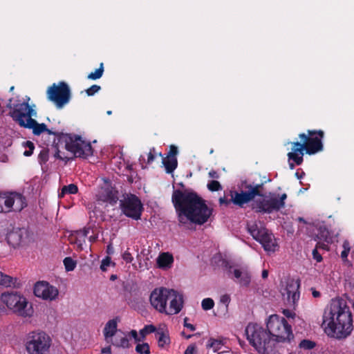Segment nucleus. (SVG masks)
<instances>
[{"label":"nucleus","instance_id":"1","mask_svg":"<svg viewBox=\"0 0 354 354\" xmlns=\"http://www.w3.org/2000/svg\"><path fill=\"white\" fill-rule=\"evenodd\" d=\"M172 203L180 225L190 222L196 225L205 223L212 213L205 201L195 192L176 189L172 194Z\"/></svg>","mask_w":354,"mask_h":354},{"label":"nucleus","instance_id":"2","mask_svg":"<svg viewBox=\"0 0 354 354\" xmlns=\"http://www.w3.org/2000/svg\"><path fill=\"white\" fill-rule=\"evenodd\" d=\"M24 128L32 129L33 134L35 136H39L44 132H46L48 135L55 136L57 142L55 143V140H54L57 148L55 157L64 160L65 162H68L69 158L60 156V151L59 150L60 145L64 146V147L68 151L71 152L75 158L86 159L93 154V149L91 143L84 140L80 136L53 131L48 129L46 124L38 123L33 118L26 120V126Z\"/></svg>","mask_w":354,"mask_h":354},{"label":"nucleus","instance_id":"3","mask_svg":"<svg viewBox=\"0 0 354 354\" xmlns=\"http://www.w3.org/2000/svg\"><path fill=\"white\" fill-rule=\"evenodd\" d=\"M322 326L328 336L342 339L353 330V315L346 301L342 298L333 299L325 308Z\"/></svg>","mask_w":354,"mask_h":354},{"label":"nucleus","instance_id":"4","mask_svg":"<svg viewBox=\"0 0 354 354\" xmlns=\"http://www.w3.org/2000/svg\"><path fill=\"white\" fill-rule=\"evenodd\" d=\"M266 328L274 346L277 343L290 344L295 338L291 325L284 317L278 315H272L268 317Z\"/></svg>","mask_w":354,"mask_h":354},{"label":"nucleus","instance_id":"5","mask_svg":"<svg viewBox=\"0 0 354 354\" xmlns=\"http://www.w3.org/2000/svg\"><path fill=\"white\" fill-rule=\"evenodd\" d=\"M245 332L250 344L259 353H269L274 350V342L267 328H264L257 324L249 323Z\"/></svg>","mask_w":354,"mask_h":354},{"label":"nucleus","instance_id":"6","mask_svg":"<svg viewBox=\"0 0 354 354\" xmlns=\"http://www.w3.org/2000/svg\"><path fill=\"white\" fill-rule=\"evenodd\" d=\"M287 194L270 192L268 195L263 194L261 198L254 200L252 203V209L259 214H271L278 212L285 207V201Z\"/></svg>","mask_w":354,"mask_h":354},{"label":"nucleus","instance_id":"7","mask_svg":"<svg viewBox=\"0 0 354 354\" xmlns=\"http://www.w3.org/2000/svg\"><path fill=\"white\" fill-rule=\"evenodd\" d=\"M247 230L252 238L261 244L266 251L276 250L277 243L273 234L261 223H248Z\"/></svg>","mask_w":354,"mask_h":354},{"label":"nucleus","instance_id":"8","mask_svg":"<svg viewBox=\"0 0 354 354\" xmlns=\"http://www.w3.org/2000/svg\"><path fill=\"white\" fill-rule=\"evenodd\" d=\"M0 297L1 301L14 313L24 317L32 316V308L31 306L28 308V302L21 294L14 291L6 292H3Z\"/></svg>","mask_w":354,"mask_h":354},{"label":"nucleus","instance_id":"9","mask_svg":"<svg viewBox=\"0 0 354 354\" xmlns=\"http://www.w3.org/2000/svg\"><path fill=\"white\" fill-rule=\"evenodd\" d=\"M12 98L9 99L7 104V107L10 109V116L20 127H24L26 120L37 116V113L33 108L35 106V105L30 106L28 101L21 102L19 100L17 103L12 104Z\"/></svg>","mask_w":354,"mask_h":354},{"label":"nucleus","instance_id":"10","mask_svg":"<svg viewBox=\"0 0 354 354\" xmlns=\"http://www.w3.org/2000/svg\"><path fill=\"white\" fill-rule=\"evenodd\" d=\"M51 345V339L43 331L28 334L26 348L29 354H47Z\"/></svg>","mask_w":354,"mask_h":354},{"label":"nucleus","instance_id":"11","mask_svg":"<svg viewBox=\"0 0 354 354\" xmlns=\"http://www.w3.org/2000/svg\"><path fill=\"white\" fill-rule=\"evenodd\" d=\"M71 89L67 83L60 81L53 83L46 90V97L53 102L57 109H62L71 100Z\"/></svg>","mask_w":354,"mask_h":354},{"label":"nucleus","instance_id":"12","mask_svg":"<svg viewBox=\"0 0 354 354\" xmlns=\"http://www.w3.org/2000/svg\"><path fill=\"white\" fill-rule=\"evenodd\" d=\"M27 206L26 198L17 192L0 193V213L19 212Z\"/></svg>","mask_w":354,"mask_h":354},{"label":"nucleus","instance_id":"13","mask_svg":"<svg viewBox=\"0 0 354 354\" xmlns=\"http://www.w3.org/2000/svg\"><path fill=\"white\" fill-rule=\"evenodd\" d=\"M324 137V132L322 130H307L306 133H301L299 138L301 141H304L306 153L313 155L324 149L322 139Z\"/></svg>","mask_w":354,"mask_h":354},{"label":"nucleus","instance_id":"14","mask_svg":"<svg viewBox=\"0 0 354 354\" xmlns=\"http://www.w3.org/2000/svg\"><path fill=\"white\" fill-rule=\"evenodd\" d=\"M120 207L126 216L136 221L140 219L143 206L136 195L127 194L124 199L120 200Z\"/></svg>","mask_w":354,"mask_h":354},{"label":"nucleus","instance_id":"15","mask_svg":"<svg viewBox=\"0 0 354 354\" xmlns=\"http://www.w3.org/2000/svg\"><path fill=\"white\" fill-rule=\"evenodd\" d=\"M171 289L166 288H155L151 293L149 301L151 306L159 313L166 312Z\"/></svg>","mask_w":354,"mask_h":354},{"label":"nucleus","instance_id":"16","mask_svg":"<svg viewBox=\"0 0 354 354\" xmlns=\"http://www.w3.org/2000/svg\"><path fill=\"white\" fill-rule=\"evenodd\" d=\"M34 294L37 297L44 300H55L59 294L58 289L46 281L36 283L34 287Z\"/></svg>","mask_w":354,"mask_h":354},{"label":"nucleus","instance_id":"17","mask_svg":"<svg viewBox=\"0 0 354 354\" xmlns=\"http://www.w3.org/2000/svg\"><path fill=\"white\" fill-rule=\"evenodd\" d=\"M224 267L227 270L230 278L233 279L241 286H249L251 281V274L247 269H234L232 271V266L228 262H225Z\"/></svg>","mask_w":354,"mask_h":354},{"label":"nucleus","instance_id":"18","mask_svg":"<svg viewBox=\"0 0 354 354\" xmlns=\"http://www.w3.org/2000/svg\"><path fill=\"white\" fill-rule=\"evenodd\" d=\"M308 234L315 241H323L327 243L333 242L328 229L324 224L311 225L308 227Z\"/></svg>","mask_w":354,"mask_h":354},{"label":"nucleus","instance_id":"19","mask_svg":"<svg viewBox=\"0 0 354 354\" xmlns=\"http://www.w3.org/2000/svg\"><path fill=\"white\" fill-rule=\"evenodd\" d=\"M299 287L300 282L299 280L290 279L288 281L282 295L283 296L286 295V301L290 306L294 307L299 301L300 297Z\"/></svg>","mask_w":354,"mask_h":354},{"label":"nucleus","instance_id":"20","mask_svg":"<svg viewBox=\"0 0 354 354\" xmlns=\"http://www.w3.org/2000/svg\"><path fill=\"white\" fill-rule=\"evenodd\" d=\"M169 294V308L166 307V312L164 313L167 315H176L180 313L183 306V297L178 291L171 289Z\"/></svg>","mask_w":354,"mask_h":354},{"label":"nucleus","instance_id":"21","mask_svg":"<svg viewBox=\"0 0 354 354\" xmlns=\"http://www.w3.org/2000/svg\"><path fill=\"white\" fill-rule=\"evenodd\" d=\"M299 142L298 141L291 142L292 151L288 153L287 156L289 160H293L297 165L302 164L304 158V152H306L304 141Z\"/></svg>","mask_w":354,"mask_h":354},{"label":"nucleus","instance_id":"22","mask_svg":"<svg viewBox=\"0 0 354 354\" xmlns=\"http://www.w3.org/2000/svg\"><path fill=\"white\" fill-rule=\"evenodd\" d=\"M230 196L232 203L239 207H243L245 204L252 201H254V199L250 194L248 189L245 191H241V192L230 190Z\"/></svg>","mask_w":354,"mask_h":354},{"label":"nucleus","instance_id":"23","mask_svg":"<svg viewBox=\"0 0 354 354\" xmlns=\"http://www.w3.org/2000/svg\"><path fill=\"white\" fill-rule=\"evenodd\" d=\"M90 230V227H85L82 230L75 231L70 236L71 242L76 244L82 249V245L86 242V238L87 237Z\"/></svg>","mask_w":354,"mask_h":354},{"label":"nucleus","instance_id":"24","mask_svg":"<svg viewBox=\"0 0 354 354\" xmlns=\"http://www.w3.org/2000/svg\"><path fill=\"white\" fill-rule=\"evenodd\" d=\"M118 192L113 191L110 188L102 189L99 194V200L109 203L111 205H114L118 201Z\"/></svg>","mask_w":354,"mask_h":354},{"label":"nucleus","instance_id":"25","mask_svg":"<svg viewBox=\"0 0 354 354\" xmlns=\"http://www.w3.org/2000/svg\"><path fill=\"white\" fill-rule=\"evenodd\" d=\"M158 267L162 269L170 268L174 263V257L169 252H162L157 258Z\"/></svg>","mask_w":354,"mask_h":354},{"label":"nucleus","instance_id":"26","mask_svg":"<svg viewBox=\"0 0 354 354\" xmlns=\"http://www.w3.org/2000/svg\"><path fill=\"white\" fill-rule=\"evenodd\" d=\"M158 156L162 158V162L165 168V171L167 174H171L178 166V160L176 158L171 157H163L161 152L158 153Z\"/></svg>","mask_w":354,"mask_h":354},{"label":"nucleus","instance_id":"27","mask_svg":"<svg viewBox=\"0 0 354 354\" xmlns=\"http://www.w3.org/2000/svg\"><path fill=\"white\" fill-rule=\"evenodd\" d=\"M117 322L114 319L109 320L106 324L103 333L106 340L108 338L112 337L115 335L117 331Z\"/></svg>","mask_w":354,"mask_h":354},{"label":"nucleus","instance_id":"28","mask_svg":"<svg viewBox=\"0 0 354 354\" xmlns=\"http://www.w3.org/2000/svg\"><path fill=\"white\" fill-rule=\"evenodd\" d=\"M263 188V184H256L254 185L251 184H247L245 185V189H248L250 194L252 197V198L254 200L256 196H262L263 194L261 193L262 189Z\"/></svg>","mask_w":354,"mask_h":354},{"label":"nucleus","instance_id":"29","mask_svg":"<svg viewBox=\"0 0 354 354\" xmlns=\"http://www.w3.org/2000/svg\"><path fill=\"white\" fill-rule=\"evenodd\" d=\"M156 337L158 339V346L160 348H164L165 346L169 345L170 344V338L169 335L162 330L157 331L156 333Z\"/></svg>","mask_w":354,"mask_h":354},{"label":"nucleus","instance_id":"30","mask_svg":"<svg viewBox=\"0 0 354 354\" xmlns=\"http://www.w3.org/2000/svg\"><path fill=\"white\" fill-rule=\"evenodd\" d=\"M17 279H14L9 275L0 272V286L10 287L15 286Z\"/></svg>","mask_w":354,"mask_h":354},{"label":"nucleus","instance_id":"31","mask_svg":"<svg viewBox=\"0 0 354 354\" xmlns=\"http://www.w3.org/2000/svg\"><path fill=\"white\" fill-rule=\"evenodd\" d=\"M223 346V340L209 338L206 345L207 348H212L214 352H218Z\"/></svg>","mask_w":354,"mask_h":354},{"label":"nucleus","instance_id":"32","mask_svg":"<svg viewBox=\"0 0 354 354\" xmlns=\"http://www.w3.org/2000/svg\"><path fill=\"white\" fill-rule=\"evenodd\" d=\"M78 192V187L75 184H70L65 185L62 188L61 192L59 194V197H64L65 194H75Z\"/></svg>","mask_w":354,"mask_h":354},{"label":"nucleus","instance_id":"33","mask_svg":"<svg viewBox=\"0 0 354 354\" xmlns=\"http://www.w3.org/2000/svg\"><path fill=\"white\" fill-rule=\"evenodd\" d=\"M113 345L123 348H129L131 346L129 339L126 337H115Z\"/></svg>","mask_w":354,"mask_h":354},{"label":"nucleus","instance_id":"34","mask_svg":"<svg viewBox=\"0 0 354 354\" xmlns=\"http://www.w3.org/2000/svg\"><path fill=\"white\" fill-rule=\"evenodd\" d=\"M104 73V64L101 63L100 67L97 68L95 72L89 73L87 76L88 80H95L100 79Z\"/></svg>","mask_w":354,"mask_h":354},{"label":"nucleus","instance_id":"35","mask_svg":"<svg viewBox=\"0 0 354 354\" xmlns=\"http://www.w3.org/2000/svg\"><path fill=\"white\" fill-rule=\"evenodd\" d=\"M316 346V343L310 339H303L299 344V347L304 350H312Z\"/></svg>","mask_w":354,"mask_h":354},{"label":"nucleus","instance_id":"36","mask_svg":"<svg viewBox=\"0 0 354 354\" xmlns=\"http://www.w3.org/2000/svg\"><path fill=\"white\" fill-rule=\"evenodd\" d=\"M49 150L43 148L38 156V161L41 165L45 164L48 160Z\"/></svg>","mask_w":354,"mask_h":354},{"label":"nucleus","instance_id":"37","mask_svg":"<svg viewBox=\"0 0 354 354\" xmlns=\"http://www.w3.org/2000/svg\"><path fill=\"white\" fill-rule=\"evenodd\" d=\"M136 351L140 354H150V348L147 343L138 344L136 346Z\"/></svg>","mask_w":354,"mask_h":354},{"label":"nucleus","instance_id":"38","mask_svg":"<svg viewBox=\"0 0 354 354\" xmlns=\"http://www.w3.org/2000/svg\"><path fill=\"white\" fill-rule=\"evenodd\" d=\"M156 328L153 325H146L145 327L140 330V335L141 336V339L145 338V336L147 334L154 333Z\"/></svg>","mask_w":354,"mask_h":354},{"label":"nucleus","instance_id":"39","mask_svg":"<svg viewBox=\"0 0 354 354\" xmlns=\"http://www.w3.org/2000/svg\"><path fill=\"white\" fill-rule=\"evenodd\" d=\"M64 265L66 271H73L76 267V262L71 257H66Z\"/></svg>","mask_w":354,"mask_h":354},{"label":"nucleus","instance_id":"40","mask_svg":"<svg viewBox=\"0 0 354 354\" xmlns=\"http://www.w3.org/2000/svg\"><path fill=\"white\" fill-rule=\"evenodd\" d=\"M201 306L203 310H208L213 308L214 306V301L211 298H205L203 299Z\"/></svg>","mask_w":354,"mask_h":354},{"label":"nucleus","instance_id":"41","mask_svg":"<svg viewBox=\"0 0 354 354\" xmlns=\"http://www.w3.org/2000/svg\"><path fill=\"white\" fill-rule=\"evenodd\" d=\"M207 188L211 192H216L222 189V186L218 181L212 180L207 184Z\"/></svg>","mask_w":354,"mask_h":354},{"label":"nucleus","instance_id":"42","mask_svg":"<svg viewBox=\"0 0 354 354\" xmlns=\"http://www.w3.org/2000/svg\"><path fill=\"white\" fill-rule=\"evenodd\" d=\"M101 87L97 84H93L91 86H90L88 88H87L85 92L87 94L88 96H93L96 93H97L99 91H100Z\"/></svg>","mask_w":354,"mask_h":354},{"label":"nucleus","instance_id":"43","mask_svg":"<svg viewBox=\"0 0 354 354\" xmlns=\"http://www.w3.org/2000/svg\"><path fill=\"white\" fill-rule=\"evenodd\" d=\"M156 149L154 147L150 149V151L148 153V157H147V164L150 165L151 164L155 158H156Z\"/></svg>","mask_w":354,"mask_h":354},{"label":"nucleus","instance_id":"44","mask_svg":"<svg viewBox=\"0 0 354 354\" xmlns=\"http://www.w3.org/2000/svg\"><path fill=\"white\" fill-rule=\"evenodd\" d=\"M178 154V148L175 145H170L169 151L167 155V157L176 158Z\"/></svg>","mask_w":354,"mask_h":354},{"label":"nucleus","instance_id":"45","mask_svg":"<svg viewBox=\"0 0 354 354\" xmlns=\"http://www.w3.org/2000/svg\"><path fill=\"white\" fill-rule=\"evenodd\" d=\"M317 243L316 244V246L315 248L318 250V249H323L324 250H329V247H328V244L329 243H327L323 241H317Z\"/></svg>","mask_w":354,"mask_h":354},{"label":"nucleus","instance_id":"46","mask_svg":"<svg viewBox=\"0 0 354 354\" xmlns=\"http://www.w3.org/2000/svg\"><path fill=\"white\" fill-rule=\"evenodd\" d=\"M122 259L126 261V263H131L133 260L131 254L129 251H125L122 254Z\"/></svg>","mask_w":354,"mask_h":354},{"label":"nucleus","instance_id":"47","mask_svg":"<svg viewBox=\"0 0 354 354\" xmlns=\"http://www.w3.org/2000/svg\"><path fill=\"white\" fill-rule=\"evenodd\" d=\"M313 259L316 260L317 262H321L323 259L322 254H320L318 252L317 249L316 248L313 250Z\"/></svg>","mask_w":354,"mask_h":354},{"label":"nucleus","instance_id":"48","mask_svg":"<svg viewBox=\"0 0 354 354\" xmlns=\"http://www.w3.org/2000/svg\"><path fill=\"white\" fill-rule=\"evenodd\" d=\"M232 202L231 198L230 199L227 198L225 196L220 197L219 198V204L221 205H225V206H228Z\"/></svg>","mask_w":354,"mask_h":354},{"label":"nucleus","instance_id":"49","mask_svg":"<svg viewBox=\"0 0 354 354\" xmlns=\"http://www.w3.org/2000/svg\"><path fill=\"white\" fill-rule=\"evenodd\" d=\"M282 313L287 318H294L295 316V313L289 309H284Z\"/></svg>","mask_w":354,"mask_h":354},{"label":"nucleus","instance_id":"50","mask_svg":"<svg viewBox=\"0 0 354 354\" xmlns=\"http://www.w3.org/2000/svg\"><path fill=\"white\" fill-rule=\"evenodd\" d=\"M129 335L133 337L134 339V340L137 342H140L142 339H141V337H138V333L136 330H131Z\"/></svg>","mask_w":354,"mask_h":354},{"label":"nucleus","instance_id":"51","mask_svg":"<svg viewBox=\"0 0 354 354\" xmlns=\"http://www.w3.org/2000/svg\"><path fill=\"white\" fill-rule=\"evenodd\" d=\"M110 263V259L109 257H106V259H103L102 261V264L100 266V269L102 271L106 270V267L108 266Z\"/></svg>","mask_w":354,"mask_h":354},{"label":"nucleus","instance_id":"52","mask_svg":"<svg viewBox=\"0 0 354 354\" xmlns=\"http://www.w3.org/2000/svg\"><path fill=\"white\" fill-rule=\"evenodd\" d=\"M187 320H188L187 317H185L184 319V326L189 328L192 331H194L196 330L195 326L192 324L187 323Z\"/></svg>","mask_w":354,"mask_h":354},{"label":"nucleus","instance_id":"53","mask_svg":"<svg viewBox=\"0 0 354 354\" xmlns=\"http://www.w3.org/2000/svg\"><path fill=\"white\" fill-rule=\"evenodd\" d=\"M196 351L195 345H189L185 350L184 354H194Z\"/></svg>","mask_w":354,"mask_h":354},{"label":"nucleus","instance_id":"54","mask_svg":"<svg viewBox=\"0 0 354 354\" xmlns=\"http://www.w3.org/2000/svg\"><path fill=\"white\" fill-rule=\"evenodd\" d=\"M209 176L212 178H215V179H217L219 178V175L218 174V172L215 170H211L209 172Z\"/></svg>","mask_w":354,"mask_h":354},{"label":"nucleus","instance_id":"55","mask_svg":"<svg viewBox=\"0 0 354 354\" xmlns=\"http://www.w3.org/2000/svg\"><path fill=\"white\" fill-rule=\"evenodd\" d=\"M230 301V296L228 295H224L221 298V301L224 304H228Z\"/></svg>","mask_w":354,"mask_h":354},{"label":"nucleus","instance_id":"56","mask_svg":"<svg viewBox=\"0 0 354 354\" xmlns=\"http://www.w3.org/2000/svg\"><path fill=\"white\" fill-rule=\"evenodd\" d=\"M348 253H349V251H348V248H346V250H343V251L341 252V257H342V260L344 261V260L347 259Z\"/></svg>","mask_w":354,"mask_h":354},{"label":"nucleus","instance_id":"57","mask_svg":"<svg viewBox=\"0 0 354 354\" xmlns=\"http://www.w3.org/2000/svg\"><path fill=\"white\" fill-rule=\"evenodd\" d=\"M24 146L28 147V149H30V150H34L35 149V145H34V143L31 141H26L25 143H24Z\"/></svg>","mask_w":354,"mask_h":354},{"label":"nucleus","instance_id":"58","mask_svg":"<svg viewBox=\"0 0 354 354\" xmlns=\"http://www.w3.org/2000/svg\"><path fill=\"white\" fill-rule=\"evenodd\" d=\"M102 353L111 354V346H108L106 347L102 348L101 350Z\"/></svg>","mask_w":354,"mask_h":354},{"label":"nucleus","instance_id":"59","mask_svg":"<svg viewBox=\"0 0 354 354\" xmlns=\"http://www.w3.org/2000/svg\"><path fill=\"white\" fill-rule=\"evenodd\" d=\"M97 238H98L97 234H94V235L90 236L88 237V240H89L90 242L94 243V242H95L97 241Z\"/></svg>","mask_w":354,"mask_h":354},{"label":"nucleus","instance_id":"60","mask_svg":"<svg viewBox=\"0 0 354 354\" xmlns=\"http://www.w3.org/2000/svg\"><path fill=\"white\" fill-rule=\"evenodd\" d=\"M312 295H313V296L315 298H317V297H320L321 293H320L319 291H317V290H315V289H313Z\"/></svg>","mask_w":354,"mask_h":354},{"label":"nucleus","instance_id":"61","mask_svg":"<svg viewBox=\"0 0 354 354\" xmlns=\"http://www.w3.org/2000/svg\"><path fill=\"white\" fill-rule=\"evenodd\" d=\"M33 151H34V150H30V149L26 150V151L24 152V155L25 156H30L33 153Z\"/></svg>","mask_w":354,"mask_h":354},{"label":"nucleus","instance_id":"62","mask_svg":"<svg viewBox=\"0 0 354 354\" xmlns=\"http://www.w3.org/2000/svg\"><path fill=\"white\" fill-rule=\"evenodd\" d=\"M268 276V271L267 270H263L262 271V278L266 279Z\"/></svg>","mask_w":354,"mask_h":354},{"label":"nucleus","instance_id":"63","mask_svg":"<svg viewBox=\"0 0 354 354\" xmlns=\"http://www.w3.org/2000/svg\"><path fill=\"white\" fill-rule=\"evenodd\" d=\"M343 248H344V250H346V248H348V251L350 252V246H349V243L348 241H346L344 242Z\"/></svg>","mask_w":354,"mask_h":354},{"label":"nucleus","instance_id":"64","mask_svg":"<svg viewBox=\"0 0 354 354\" xmlns=\"http://www.w3.org/2000/svg\"><path fill=\"white\" fill-rule=\"evenodd\" d=\"M305 175V173L304 171L301 172V174H299V172L295 173V176L297 177V178L300 179L303 177V176Z\"/></svg>","mask_w":354,"mask_h":354}]
</instances>
